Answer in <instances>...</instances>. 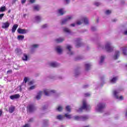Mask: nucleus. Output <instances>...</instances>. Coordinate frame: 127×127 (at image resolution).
<instances>
[{
    "label": "nucleus",
    "mask_w": 127,
    "mask_h": 127,
    "mask_svg": "<svg viewBox=\"0 0 127 127\" xmlns=\"http://www.w3.org/2000/svg\"><path fill=\"white\" fill-rule=\"evenodd\" d=\"M119 93H120V90L113 91V94L114 96V98H115L117 100H119V101H122V100H124V96H119L118 95Z\"/></svg>",
    "instance_id": "nucleus-5"
},
{
    "label": "nucleus",
    "mask_w": 127,
    "mask_h": 127,
    "mask_svg": "<svg viewBox=\"0 0 127 127\" xmlns=\"http://www.w3.org/2000/svg\"><path fill=\"white\" fill-rule=\"evenodd\" d=\"M125 117L127 119V109L126 112L125 113Z\"/></svg>",
    "instance_id": "nucleus-58"
},
{
    "label": "nucleus",
    "mask_w": 127,
    "mask_h": 127,
    "mask_svg": "<svg viewBox=\"0 0 127 127\" xmlns=\"http://www.w3.org/2000/svg\"><path fill=\"white\" fill-rule=\"evenodd\" d=\"M114 46L112 45V43L111 42H107L105 44V49L108 52H112L114 51Z\"/></svg>",
    "instance_id": "nucleus-3"
},
{
    "label": "nucleus",
    "mask_w": 127,
    "mask_h": 127,
    "mask_svg": "<svg viewBox=\"0 0 127 127\" xmlns=\"http://www.w3.org/2000/svg\"><path fill=\"white\" fill-rule=\"evenodd\" d=\"M42 19V17H41V16L40 15H36L34 17V21L36 23H39V22L41 21Z\"/></svg>",
    "instance_id": "nucleus-8"
},
{
    "label": "nucleus",
    "mask_w": 127,
    "mask_h": 127,
    "mask_svg": "<svg viewBox=\"0 0 127 127\" xmlns=\"http://www.w3.org/2000/svg\"><path fill=\"white\" fill-rule=\"evenodd\" d=\"M20 97V96L19 95V94H15L10 96V99H11V100H14V99H18Z\"/></svg>",
    "instance_id": "nucleus-17"
},
{
    "label": "nucleus",
    "mask_w": 127,
    "mask_h": 127,
    "mask_svg": "<svg viewBox=\"0 0 127 127\" xmlns=\"http://www.w3.org/2000/svg\"><path fill=\"white\" fill-rule=\"evenodd\" d=\"M56 50L59 54H62L63 52V48H62L61 46H59L56 47Z\"/></svg>",
    "instance_id": "nucleus-10"
},
{
    "label": "nucleus",
    "mask_w": 127,
    "mask_h": 127,
    "mask_svg": "<svg viewBox=\"0 0 127 127\" xmlns=\"http://www.w3.org/2000/svg\"><path fill=\"white\" fill-rule=\"evenodd\" d=\"M105 58H106V57L104 56H102L100 57V61L99 62L100 65H102V64L104 63V60H105Z\"/></svg>",
    "instance_id": "nucleus-25"
},
{
    "label": "nucleus",
    "mask_w": 127,
    "mask_h": 127,
    "mask_svg": "<svg viewBox=\"0 0 127 127\" xmlns=\"http://www.w3.org/2000/svg\"><path fill=\"white\" fill-rule=\"evenodd\" d=\"M21 3L23 4V3H25L26 2V0H21Z\"/></svg>",
    "instance_id": "nucleus-49"
},
{
    "label": "nucleus",
    "mask_w": 127,
    "mask_h": 127,
    "mask_svg": "<svg viewBox=\"0 0 127 127\" xmlns=\"http://www.w3.org/2000/svg\"><path fill=\"white\" fill-rule=\"evenodd\" d=\"M124 34H125V35H127V30H125V31H124Z\"/></svg>",
    "instance_id": "nucleus-56"
},
{
    "label": "nucleus",
    "mask_w": 127,
    "mask_h": 127,
    "mask_svg": "<svg viewBox=\"0 0 127 127\" xmlns=\"http://www.w3.org/2000/svg\"><path fill=\"white\" fill-rule=\"evenodd\" d=\"M65 2H66V3H70V0H64Z\"/></svg>",
    "instance_id": "nucleus-50"
},
{
    "label": "nucleus",
    "mask_w": 127,
    "mask_h": 127,
    "mask_svg": "<svg viewBox=\"0 0 127 127\" xmlns=\"http://www.w3.org/2000/svg\"><path fill=\"white\" fill-rule=\"evenodd\" d=\"M64 118V117L63 116H62V115H58V116L57 117V119L58 120H59L60 121H61V120H63Z\"/></svg>",
    "instance_id": "nucleus-36"
},
{
    "label": "nucleus",
    "mask_w": 127,
    "mask_h": 127,
    "mask_svg": "<svg viewBox=\"0 0 127 127\" xmlns=\"http://www.w3.org/2000/svg\"><path fill=\"white\" fill-rule=\"evenodd\" d=\"M91 108V107L87 104V102H86V100H83L82 103V107L80 108L78 110H77V112L78 113H80L83 111V110H86V111H88L89 109Z\"/></svg>",
    "instance_id": "nucleus-1"
},
{
    "label": "nucleus",
    "mask_w": 127,
    "mask_h": 127,
    "mask_svg": "<svg viewBox=\"0 0 127 127\" xmlns=\"http://www.w3.org/2000/svg\"><path fill=\"white\" fill-rule=\"evenodd\" d=\"M76 25V24L75 23H72L70 24V26H72V27H74Z\"/></svg>",
    "instance_id": "nucleus-53"
},
{
    "label": "nucleus",
    "mask_w": 127,
    "mask_h": 127,
    "mask_svg": "<svg viewBox=\"0 0 127 127\" xmlns=\"http://www.w3.org/2000/svg\"><path fill=\"white\" fill-rule=\"evenodd\" d=\"M82 22H84V24L88 25L89 24V19L87 17H83L80 20H78L76 21V24L77 25H80Z\"/></svg>",
    "instance_id": "nucleus-2"
},
{
    "label": "nucleus",
    "mask_w": 127,
    "mask_h": 127,
    "mask_svg": "<svg viewBox=\"0 0 127 127\" xmlns=\"http://www.w3.org/2000/svg\"><path fill=\"white\" fill-rule=\"evenodd\" d=\"M51 78H52V79H54V77H52Z\"/></svg>",
    "instance_id": "nucleus-63"
},
{
    "label": "nucleus",
    "mask_w": 127,
    "mask_h": 127,
    "mask_svg": "<svg viewBox=\"0 0 127 127\" xmlns=\"http://www.w3.org/2000/svg\"><path fill=\"white\" fill-rule=\"evenodd\" d=\"M22 59L23 61H27V60L29 59V57H28V56H27V54H24L22 58Z\"/></svg>",
    "instance_id": "nucleus-23"
},
{
    "label": "nucleus",
    "mask_w": 127,
    "mask_h": 127,
    "mask_svg": "<svg viewBox=\"0 0 127 127\" xmlns=\"http://www.w3.org/2000/svg\"><path fill=\"white\" fill-rule=\"evenodd\" d=\"M40 8H41V7L39 5H35L33 6V9L35 11H39V10H40Z\"/></svg>",
    "instance_id": "nucleus-19"
},
{
    "label": "nucleus",
    "mask_w": 127,
    "mask_h": 127,
    "mask_svg": "<svg viewBox=\"0 0 127 127\" xmlns=\"http://www.w3.org/2000/svg\"><path fill=\"white\" fill-rule=\"evenodd\" d=\"M27 109V111L30 112H33V111L35 110V108L34 107V106H33V105L28 106Z\"/></svg>",
    "instance_id": "nucleus-13"
},
{
    "label": "nucleus",
    "mask_w": 127,
    "mask_h": 127,
    "mask_svg": "<svg viewBox=\"0 0 127 127\" xmlns=\"http://www.w3.org/2000/svg\"><path fill=\"white\" fill-rule=\"evenodd\" d=\"M65 110L67 111V112H71V108H70V106H67L65 107Z\"/></svg>",
    "instance_id": "nucleus-39"
},
{
    "label": "nucleus",
    "mask_w": 127,
    "mask_h": 127,
    "mask_svg": "<svg viewBox=\"0 0 127 127\" xmlns=\"http://www.w3.org/2000/svg\"><path fill=\"white\" fill-rule=\"evenodd\" d=\"M24 82H25V83H26L27 82V77H25L24 78Z\"/></svg>",
    "instance_id": "nucleus-52"
},
{
    "label": "nucleus",
    "mask_w": 127,
    "mask_h": 127,
    "mask_svg": "<svg viewBox=\"0 0 127 127\" xmlns=\"http://www.w3.org/2000/svg\"><path fill=\"white\" fill-rule=\"evenodd\" d=\"M73 0V1H74V0Z\"/></svg>",
    "instance_id": "nucleus-64"
},
{
    "label": "nucleus",
    "mask_w": 127,
    "mask_h": 127,
    "mask_svg": "<svg viewBox=\"0 0 127 127\" xmlns=\"http://www.w3.org/2000/svg\"><path fill=\"white\" fill-rule=\"evenodd\" d=\"M18 33L20 34H25V33H27V30L18 28L17 30Z\"/></svg>",
    "instance_id": "nucleus-11"
},
{
    "label": "nucleus",
    "mask_w": 127,
    "mask_h": 127,
    "mask_svg": "<svg viewBox=\"0 0 127 127\" xmlns=\"http://www.w3.org/2000/svg\"><path fill=\"white\" fill-rule=\"evenodd\" d=\"M63 30L64 32H66V33H68V34L71 33V30H70L68 28L64 27V28Z\"/></svg>",
    "instance_id": "nucleus-27"
},
{
    "label": "nucleus",
    "mask_w": 127,
    "mask_h": 127,
    "mask_svg": "<svg viewBox=\"0 0 127 127\" xmlns=\"http://www.w3.org/2000/svg\"><path fill=\"white\" fill-rule=\"evenodd\" d=\"M66 49L68 50L67 54H68V55H73L74 54V52H72L71 50V49H72V46L71 45H67L66 46Z\"/></svg>",
    "instance_id": "nucleus-9"
},
{
    "label": "nucleus",
    "mask_w": 127,
    "mask_h": 127,
    "mask_svg": "<svg viewBox=\"0 0 127 127\" xmlns=\"http://www.w3.org/2000/svg\"><path fill=\"white\" fill-rule=\"evenodd\" d=\"M11 72H12V71L11 70H9L7 71V73L8 74V73H11Z\"/></svg>",
    "instance_id": "nucleus-57"
},
{
    "label": "nucleus",
    "mask_w": 127,
    "mask_h": 127,
    "mask_svg": "<svg viewBox=\"0 0 127 127\" xmlns=\"http://www.w3.org/2000/svg\"><path fill=\"white\" fill-rule=\"evenodd\" d=\"M29 1L31 3H34L36 1V0H29Z\"/></svg>",
    "instance_id": "nucleus-46"
},
{
    "label": "nucleus",
    "mask_w": 127,
    "mask_h": 127,
    "mask_svg": "<svg viewBox=\"0 0 127 127\" xmlns=\"http://www.w3.org/2000/svg\"><path fill=\"white\" fill-rule=\"evenodd\" d=\"M65 40V39L64 38H59L55 40L56 42L57 43H61V42H63Z\"/></svg>",
    "instance_id": "nucleus-16"
},
{
    "label": "nucleus",
    "mask_w": 127,
    "mask_h": 127,
    "mask_svg": "<svg viewBox=\"0 0 127 127\" xmlns=\"http://www.w3.org/2000/svg\"><path fill=\"white\" fill-rule=\"evenodd\" d=\"M80 58L76 59V60H80Z\"/></svg>",
    "instance_id": "nucleus-61"
},
{
    "label": "nucleus",
    "mask_w": 127,
    "mask_h": 127,
    "mask_svg": "<svg viewBox=\"0 0 127 127\" xmlns=\"http://www.w3.org/2000/svg\"><path fill=\"white\" fill-rule=\"evenodd\" d=\"M58 12L60 15H63L64 13H66V10L64 8H61L58 10Z\"/></svg>",
    "instance_id": "nucleus-14"
},
{
    "label": "nucleus",
    "mask_w": 127,
    "mask_h": 127,
    "mask_svg": "<svg viewBox=\"0 0 127 127\" xmlns=\"http://www.w3.org/2000/svg\"><path fill=\"white\" fill-rule=\"evenodd\" d=\"M81 121H87L89 119V117L87 116H81Z\"/></svg>",
    "instance_id": "nucleus-31"
},
{
    "label": "nucleus",
    "mask_w": 127,
    "mask_h": 127,
    "mask_svg": "<svg viewBox=\"0 0 127 127\" xmlns=\"http://www.w3.org/2000/svg\"><path fill=\"white\" fill-rule=\"evenodd\" d=\"M74 18V16L73 15H69L66 16L64 19L62 20L61 24H66L68 21H70V20H72Z\"/></svg>",
    "instance_id": "nucleus-6"
},
{
    "label": "nucleus",
    "mask_w": 127,
    "mask_h": 127,
    "mask_svg": "<svg viewBox=\"0 0 127 127\" xmlns=\"http://www.w3.org/2000/svg\"><path fill=\"white\" fill-rule=\"evenodd\" d=\"M17 1V0H12V3H15V2Z\"/></svg>",
    "instance_id": "nucleus-55"
},
{
    "label": "nucleus",
    "mask_w": 127,
    "mask_h": 127,
    "mask_svg": "<svg viewBox=\"0 0 127 127\" xmlns=\"http://www.w3.org/2000/svg\"><path fill=\"white\" fill-rule=\"evenodd\" d=\"M23 16L24 17H25V16H26V14H24Z\"/></svg>",
    "instance_id": "nucleus-60"
},
{
    "label": "nucleus",
    "mask_w": 127,
    "mask_h": 127,
    "mask_svg": "<svg viewBox=\"0 0 127 127\" xmlns=\"http://www.w3.org/2000/svg\"><path fill=\"white\" fill-rule=\"evenodd\" d=\"M111 13H112V11L111 10H107L105 11V14H106V15H109V14H111Z\"/></svg>",
    "instance_id": "nucleus-37"
},
{
    "label": "nucleus",
    "mask_w": 127,
    "mask_h": 127,
    "mask_svg": "<svg viewBox=\"0 0 127 127\" xmlns=\"http://www.w3.org/2000/svg\"><path fill=\"white\" fill-rule=\"evenodd\" d=\"M42 95V91L39 92L36 96V99H37V100H40V99L41 98Z\"/></svg>",
    "instance_id": "nucleus-24"
},
{
    "label": "nucleus",
    "mask_w": 127,
    "mask_h": 127,
    "mask_svg": "<svg viewBox=\"0 0 127 127\" xmlns=\"http://www.w3.org/2000/svg\"><path fill=\"white\" fill-rule=\"evenodd\" d=\"M18 27V25L17 24H14L12 28V32L13 33L15 32V30Z\"/></svg>",
    "instance_id": "nucleus-26"
},
{
    "label": "nucleus",
    "mask_w": 127,
    "mask_h": 127,
    "mask_svg": "<svg viewBox=\"0 0 127 127\" xmlns=\"http://www.w3.org/2000/svg\"><path fill=\"white\" fill-rule=\"evenodd\" d=\"M9 26V23L6 22L2 23V28H7Z\"/></svg>",
    "instance_id": "nucleus-22"
},
{
    "label": "nucleus",
    "mask_w": 127,
    "mask_h": 127,
    "mask_svg": "<svg viewBox=\"0 0 127 127\" xmlns=\"http://www.w3.org/2000/svg\"><path fill=\"white\" fill-rule=\"evenodd\" d=\"M48 65L51 67H55L58 66V63L56 62H51L48 63Z\"/></svg>",
    "instance_id": "nucleus-12"
},
{
    "label": "nucleus",
    "mask_w": 127,
    "mask_h": 127,
    "mask_svg": "<svg viewBox=\"0 0 127 127\" xmlns=\"http://www.w3.org/2000/svg\"><path fill=\"white\" fill-rule=\"evenodd\" d=\"M39 47V45L33 44L31 46V49L32 50H33L34 49H36V48H38Z\"/></svg>",
    "instance_id": "nucleus-30"
},
{
    "label": "nucleus",
    "mask_w": 127,
    "mask_h": 127,
    "mask_svg": "<svg viewBox=\"0 0 127 127\" xmlns=\"http://www.w3.org/2000/svg\"><path fill=\"white\" fill-rule=\"evenodd\" d=\"M120 50L123 51L124 55L127 56V48L126 47H121Z\"/></svg>",
    "instance_id": "nucleus-21"
},
{
    "label": "nucleus",
    "mask_w": 127,
    "mask_h": 127,
    "mask_svg": "<svg viewBox=\"0 0 127 127\" xmlns=\"http://www.w3.org/2000/svg\"><path fill=\"white\" fill-rule=\"evenodd\" d=\"M120 57V51H116L115 52V54L114 55L113 57V59L114 60H117Z\"/></svg>",
    "instance_id": "nucleus-15"
},
{
    "label": "nucleus",
    "mask_w": 127,
    "mask_h": 127,
    "mask_svg": "<svg viewBox=\"0 0 127 127\" xmlns=\"http://www.w3.org/2000/svg\"><path fill=\"white\" fill-rule=\"evenodd\" d=\"M74 120L75 121H81V116H74Z\"/></svg>",
    "instance_id": "nucleus-35"
},
{
    "label": "nucleus",
    "mask_w": 127,
    "mask_h": 127,
    "mask_svg": "<svg viewBox=\"0 0 127 127\" xmlns=\"http://www.w3.org/2000/svg\"><path fill=\"white\" fill-rule=\"evenodd\" d=\"M1 115H2V110H0V117H1Z\"/></svg>",
    "instance_id": "nucleus-54"
},
{
    "label": "nucleus",
    "mask_w": 127,
    "mask_h": 127,
    "mask_svg": "<svg viewBox=\"0 0 127 127\" xmlns=\"http://www.w3.org/2000/svg\"><path fill=\"white\" fill-rule=\"evenodd\" d=\"M5 9H6L5 6L1 7L0 8V11H1V12L4 11Z\"/></svg>",
    "instance_id": "nucleus-40"
},
{
    "label": "nucleus",
    "mask_w": 127,
    "mask_h": 127,
    "mask_svg": "<svg viewBox=\"0 0 127 127\" xmlns=\"http://www.w3.org/2000/svg\"><path fill=\"white\" fill-rule=\"evenodd\" d=\"M64 117H65V118H66V119H72V115H70L68 113L65 114L64 115Z\"/></svg>",
    "instance_id": "nucleus-33"
},
{
    "label": "nucleus",
    "mask_w": 127,
    "mask_h": 127,
    "mask_svg": "<svg viewBox=\"0 0 127 127\" xmlns=\"http://www.w3.org/2000/svg\"><path fill=\"white\" fill-rule=\"evenodd\" d=\"M44 93H45L46 96H51V95L55 94L56 91L51 89H44Z\"/></svg>",
    "instance_id": "nucleus-7"
},
{
    "label": "nucleus",
    "mask_w": 127,
    "mask_h": 127,
    "mask_svg": "<svg viewBox=\"0 0 127 127\" xmlns=\"http://www.w3.org/2000/svg\"><path fill=\"white\" fill-rule=\"evenodd\" d=\"M36 88V86L35 85H32V86L28 87V91H32V90H34Z\"/></svg>",
    "instance_id": "nucleus-34"
},
{
    "label": "nucleus",
    "mask_w": 127,
    "mask_h": 127,
    "mask_svg": "<svg viewBox=\"0 0 127 127\" xmlns=\"http://www.w3.org/2000/svg\"><path fill=\"white\" fill-rule=\"evenodd\" d=\"M91 66L92 65H91V64H86L85 70H86V71H88V70H90Z\"/></svg>",
    "instance_id": "nucleus-28"
},
{
    "label": "nucleus",
    "mask_w": 127,
    "mask_h": 127,
    "mask_svg": "<svg viewBox=\"0 0 127 127\" xmlns=\"http://www.w3.org/2000/svg\"><path fill=\"white\" fill-rule=\"evenodd\" d=\"M19 51H20V50L19 49H16L15 50V53H18V52H19Z\"/></svg>",
    "instance_id": "nucleus-47"
},
{
    "label": "nucleus",
    "mask_w": 127,
    "mask_h": 127,
    "mask_svg": "<svg viewBox=\"0 0 127 127\" xmlns=\"http://www.w3.org/2000/svg\"><path fill=\"white\" fill-rule=\"evenodd\" d=\"M106 108V104L104 103H99L95 108V111L97 113H101L103 109Z\"/></svg>",
    "instance_id": "nucleus-4"
},
{
    "label": "nucleus",
    "mask_w": 127,
    "mask_h": 127,
    "mask_svg": "<svg viewBox=\"0 0 127 127\" xmlns=\"http://www.w3.org/2000/svg\"><path fill=\"white\" fill-rule=\"evenodd\" d=\"M81 41V39L77 38L76 40V47H80L81 46V43L80 42Z\"/></svg>",
    "instance_id": "nucleus-20"
},
{
    "label": "nucleus",
    "mask_w": 127,
    "mask_h": 127,
    "mask_svg": "<svg viewBox=\"0 0 127 127\" xmlns=\"http://www.w3.org/2000/svg\"><path fill=\"white\" fill-rule=\"evenodd\" d=\"M17 38L18 40H23V39H24V35H18L17 36Z\"/></svg>",
    "instance_id": "nucleus-32"
},
{
    "label": "nucleus",
    "mask_w": 127,
    "mask_h": 127,
    "mask_svg": "<svg viewBox=\"0 0 127 127\" xmlns=\"http://www.w3.org/2000/svg\"><path fill=\"white\" fill-rule=\"evenodd\" d=\"M15 110V107L13 106H11L10 107H9L8 112L10 114H12V113L14 112Z\"/></svg>",
    "instance_id": "nucleus-18"
},
{
    "label": "nucleus",
    "mask_w": 127,
    "mask_h": 127,
    "mask_svg": "<svg viewBox=\"0 0 127 127\" xmlns=\"http://www.w3.org/2000/svg\"><path fill=\"white\" fill-rule=\"evenodd\" d=\"M59 79H63V76H59Z\"/></svg>",
    "instance_id": "nucleus-59"
},
{
    "label": "nucleus",
    "mask_w": 127,
    "mask_h": 127,
    "mask_svg": "<svg viewBox=\"0 0 127 127\" xmlns=\"http://www.w3.org/2000/svg\"><path fill=\"white\" fill-rule=\"evenodd\" d=\"M87 86H88V85H85V86H84V88H86Z\"/></svg>",
    "instance_id": "nucleus-62"
},
{
    "label": "nucleus",
    "mask_w": 127,
    "mask_h": 127,
    "mask_svg": "<svg viewBox=\"0 0 127 127\" xmlns=\"http://www.w3.org/2000/svg\"><path fill=\"white\" fill-rule=\"evenodd\" d=\"M97 30V28H96V27H92L91 28V30H92V31H95V30Z\"/></svg>",
    "instance_id": "nucleus-48"
},
{
    "label": "nucleus",
    "mask_w": 127,
    "mask_h": 127,
    "mask_svg": "<svg viewBox=\"0 0 127 127\" xmlns=\"http://www.w3.org/2000/svg\"><path fill=\"white\" fill-rule=\"evenodd\" d=\"M79 74H80V72H79V71H76L74 72V76H75V77H76V76H78V75H79Z\"/></svg>",
    "instance_id": "nucleus-42"
},
{
    "label": "nucleus",
    "mask_w": 127,
    "mask_h": 127,
    "mask_svg": "<svg viewBox=\"0 0 127 127\" xmlns=\"http://www.w3.org/2000/svg\"><path fill=\"white\" fill-rule=\"evenodd\" d=\"M3 15H4V14H0V19H1V18H2V17H3Z\"/></svg>",
    "instance_id": "nucleus-51"
},
{
    "label": "nucleus",
    "mask_w": 127,
    "mask_h": 127,
    "mask_svg": "<svg viewBox=\"0 0 127 127\" xmlns=\"http://www.w3.org/2000/svg\"><path fill=\"white\" fill-rule=\"evenodd\" d=\"M47 27H48V25H47V24H45L42 26V28H46Z\"/></svg>",
    "instance_id": "nucleus-43"
},
{
    "label": "nucleus",
    "mask_w": 127,
    "mask_h": 127,
    "mask_svg": "<svg viewBox=\"0 0 127 127\" xmlns=\"http://www.w3.org/2000/svg\"><path fill=\"white\" fill-rule=\"evenodd\" d=\"M85 97H90V96H91V94L89 93H85L84 94Z\"/></svg>",
    "instance_id": "nucleus-44"
},
{
    "label": "nucleus",
    "mask_w": 127,
    "mask_h": 127,
    "mask_svg": "<svg viewBox=\"0 0 127 127\" xmlns=\"http://www.w3.org/2000/svg\"><path fill=\"white\" fill-rule=\"evenodd\" d=\"M95 5H96V6H99V5H100V2H95L94 3Z\"/></svg>",
    "instance_id": "nucleus-45"
},
{
    "label": "nucleus",
    "mask_w": 127,
    "mask_h": 127,
    "mask_svg": "<svg viewBox=\"0 0 127 127\" xmlns=\"http://www.w3.org/2000/svg\"><path fill=\"white\" fill-rule=\"evenodd\" d=\"M33 121H34L33 118H30L28 120L27 122L28 124H30L31 123H33Z\"/></svg>",
    "instance_id": "nucleus-41"
},
{
    "label": "nucleus",
    "mask_w": 127,
    "mask_h": 127,
    "mask_svg": "<svg viewBox=\"0 0 127 127\" xmlns=\"http://www.w3.org/2000/svg\"><path fill=\"white\" fill-rule=\"evenodd\" d=\"M117 80H118V77H113V78L110 80V82H111V83H112V84H115V83H116V82H117Z\"/></svg>",
    "instance_id": "nucleus-29"
},
{
    "label": "nucleus",
    "mask_w": 127,
    "mask_h": 127,
    "mask_svg": "<svg viewBox=\"0 0 127 127\" xmlns=\"http://www.w3.org/2000/svg\"><path fill=\"white\" fill-rule=\"evenodd\" d=\"M57 111H58L59 112H61V111H62V110H63V107L61 106H58V107L57 108Z\"/></svg>",
    "instance_id": "nucleus-38"
}]
</instances>
